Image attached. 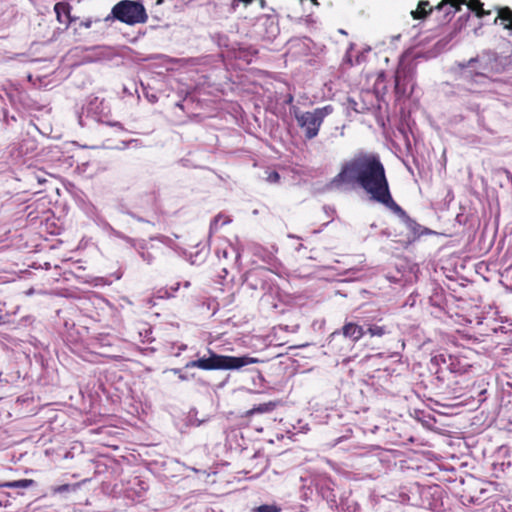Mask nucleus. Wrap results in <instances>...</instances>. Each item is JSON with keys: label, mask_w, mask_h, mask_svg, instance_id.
I'll return each mask as SVG.
<instances>
[{"label": "nucleus", "mask_w": 512, "mask_h": 512, "mask_svg": "<svg viewBox=\"0 0 512 512\" xmlns=\"http://www.w3.org/2000/svg\"><path fill=\"white\" fill-rule=\"evenodd\" d=\"M31 484H32V480H26L25 479V480H19V481H14V482L8 483L7 486H9V487L27 488Z\"/></svg>", "instance_id": "nucleus-13"}, {"label": "nucleus", "mask_w": 512, "mask_h": 512, "mask_svg": "<svg viewBox=\"0 0 512 512\" xmlns=\"http://www.w3.org/2000/svg\"><path fill=\"white\" fill-rule=\"evenodd\" d=\"M268 180L270 182H277L279 180V175L276 172H273L268 176Z\"/></svg>", "instance_id": "nucleus-18"}, {"label": "nucleus", "mask_w": 512, "mask_h": 512, "mask_svg": "<svg viewBox=\"0 0 512 512\" xmlns=\"http://www.w3.org/2000/svg\"><path fill=\"white\" fill-rule=\"evenodd\" d=\"M342 332L345 337H348L353 341H358L364 335L363 328L351 322L343 326Z\"/></svg>", "instance_id": "nucleus-6"}, {"label": "nucleus", "mask_w": 512, "mask_h": 512, "mask_svg": "<svg viewBox=\"0 0 512 512\" xmlns=\"http://www.w3.org/2000/svg\"><path fill=\"white\" fill-rule=\"evenodd\" d=\"M429 6L428 2H425V1H421L419 4H418V7L416 10H413L411 12V15L414 19H422L424 17H426L429 12L431 11V9H427V7Z\"/></svg>", "instance_id": "nucleus-9"}, {"label": "nucleus", "mask_w": 512, "mask_h": 512, "mask_svg": "<svg viewBox=\"0 0 512 512\" xmlns=\"http://www.w3.org/2000/svg\"><path fill=\"white\" fill-rule=\"evenodd\" d=\"M323 113L320 110L313 112H306L298 117V122L306 131L308 137H313L317 134Z\"/></svg>", "instance_id": "nucleus-5"}, {"label": "nucleus", "mask_w": 512, "mask_h": 512, "mask_svg": "<svg viewBox=\"0 0 512 512\" xmlns=\"http://www.w3.org/2000/svg\"><path fill=\"white\" fill-rule=\"evenodd\" d=\"M272 409V405L271 403L269 404H262V405H259L258 407H255L253 408L250 413L253 414V413H263V412H267L269 410Z\"/></svg>", "instance_id": "nucleus-14"}, {"label": "nucleus", "mask_w": 512, "mask_h": 512, "mask_svg": "<svg viewBox=\"0 0 512 512\" xmlns=\"http://www.w3.org/2000/svg\"><path fill=\"white\" fill-rule=\"evenodd\" d=\"M421 227L422 226H393V231H389L388 235L392 236L395 242L407 246L414 242L420 235L433 233V231L427 228L419 231L418 228Z\"/></svg>", "instance_id": "nucleus-4"}, {"label": "nucleus", "mask_w": 512, "mask_h": 512, "mask_svg": "<svg viewBox=\"0 0 512 512\" xmlns=\"http://www.w3.org/2000/svg\"><path fill=\"white\" fill-rule=\"evenodd\" d=\"M465 0H443L438 6L437 8L438 9H441L442 5L444 3H449L451 4L452 6H455V7H458L460 4L464 3Z\"/></svg>", "instance_id": "nucleus-16"}, {"label": "nucleus", "mask_w": 512, "mask_h": 512, "mask_svg": "<svg viewBox=\"0 0 512 512\" xmlns=\"http://www.w3.org/2000/svg\"><path fill=\"white\" fill-rule=\"evenodd\" d=\"M498 19L505 29L512 30V11L509 8H501L498 12Z\"/></svg>", "instance_id": "nucleus-8"}, {"label": "nucleus", "mask_w": 512, "mask_h": 512, "mask_svg": "<svg viewBox=\"0 0 512 512\" xmlns=\"http://www.w3.org/2000/svg\"><path fill=\"white\" fill-rule=\"evenodd\" d=\"M253 0H234L233 3H232V7L233 9H237L239 4H244V6H247L248 4H250Z\"/></svg>", "instance_id": "nucleus-17"}, {"label": "nucleus", "mask_w": 512, "mask_h": 512, "mask_svg": "<svg viewBox=\"0 0 512 512\" xmlns=\"http://www.w3.org/2000/svg\"><path fill=\"white\" fill-rule=\"evenodd\" d=\"M316 4V0H312Z\"/></svg>", "instance_id": "nucleus-21"}, {"label": "nucleus", "mask_w": 512, "mask_h": 512, "mask_svg": "<svg viewBox=\"0 0 512 512\" xmlns=\"http://www.w3.org/2000/svg\"><path fill=\"white\" fill-rule=\"evenodd\" d=\"M112 15L117 20L128 25L146 22L148 16L144 6L135 1L123 0L112 9Z\"/></svg>", "instance_id": "nucleus-3"}, {"label": "nucleus", "mask_w": 512, "mask_h": 512, "mask_svg": "<svg viewBox=\"0 0 512 512\" xmlns=\"http://www.w3.org/2000/svg\"><path fill=\"white\" fill-rule=\"evenodd\" d=\"M79 484H75L73 486L69 485V484H64V485H60L56 488H54V492L55 493H63V492H67V491H70V490H76L78 488Z\"/></svg>", "instance_id": "nucleus-12"}, {"label": "nucleus", "mask_w": 512, "mask_h": 512, "mask_svg": "<svg viewBox=\"0 0 512 512\" xmlns=\"http://www.w3.org/2000/svg\"><path fill=\"white\" fill-rule=\"evenodd\" d=\"M54 10L56 12L57 20L68 27L71 22L69 5L65 3H57Z\"/></svg>", "instance_id": "nucleus-7"}, {"label": "nucleus", "mask_w": 512, "mask_h": 512, "mask_svg": "<svg viewBox=\"0 0 512 512\" xmlns=\"http://www.w3.org/2000/svg\"><path fill=\"white\" fill-rule=\"evenodd\" d=\"M338 177L343 182L358 180L366 192L379 202L386 204L391 200L384 168L374 157L357 159L347 164Z\"/></svg>", "instance_id": "nucleus-1"}, {"label": "nucleus", "mask_w": 512, "mask_h": 512, "mask_svg": "<svg viewBox=\"0 0 512 512\" xmlns=\"http://www.w3.org/2000/svg\"><path fill=\"white\" fill-rule=\"evenodd\" d=\"M256 512H278V509L272 505H261L256 508Z\"/></svg>", "instance_id": "nucleus-15"}, {"label": "nucleus", "mask_w": 512, "mask_h": 512, "mask_svg": "<svg viewBox=\"0 0 512 512\" xmlns=\"http://www.w3.org/2000/svg\"><path fill=\"white\" fill-rule=\"evenodd\" d=\"M190 285V283L187 281L185 282V287H188Z\"/></svg>", "instance_id": "nucleus-19"}, {"label": "nucleus", "mask_w": 512, "mask_h": 512, "mask_svg": "<svg viewBox=\"0 0 512 512\" xmlns=\"http://www.w3.org/2000/svg\"><path fill=\"white\" fill-rule=\"evenodd\" d=\"M208 358H200L190 361L186 364V368H200L202 370H234L244 366L261 362L258 358L242 356H225L218 355L209 350Z\"/></svg>", "instance_id": "nucleus-2"}, {"label": "nucleus", "mask_w": 512, "mask_h": 512, "mask_svg": "<svg viewBox=\"0 0 512 512\" xmlns=\"http://www.w3.org/2000/svg\"><path fill=\"white\" fill-rule=\"evenodd\" d=\"M467 6L472 11H475L477 13L478 17H481V16H483L485 14V12L481 9L482 4H481V2L479 0H469L467 2Z\"/></svg>", "instance_id": "nucleus-10"}, {"label": "nucleus", "mask_w": 512, "mask_h": 512, "mask_svg": "<svg viewBox=\"0 0 512 512\" xmlns=\"http://www.w3.org/2000/svg\"><path fill=\"white\" fill-rule=\"evenodd\" d=\"M368 332L371 336L381 337L385 334V328L382 326L372 325L368 328Z\"/></svg>", "instance_id": "nucleus-11"}, {"label": "nucleus", "mask_w": 512, "mask_h": 512, "mask_svg": "<svg viewBox=\"0 0 512 512\" xmlns=\"http://www.w3.org/2000/svg\"><path fill=\"white\" fill-rule=\"evenodd\" d=\"M85 25H86V27H89V26H90V23L85 22Z\"/></svg>", "instance_id": "nucleus-20"}]
</instances>
